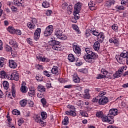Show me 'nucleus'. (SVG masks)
Instances as JSON below:
<instances>
[{"instance_id": "obj_1", "label": "nucleus", "mask_w": 128, "mask_h": 128, "mask_svg": "<svg viewBox=\"0 0 128 128\" xmlns=\"http://www.w3.org/2000/svg\"><path fill=\"white\" fill-rule=\"evenodd\" d=\"M86 54H85L84 56V59L86 62L92 64L94 62V60H96V58H98V54L93 52L90 48H86Z\"/></svg>"}, {"instance_id": "obj_2", "label": "nucleus", "mask_w": 128, "mask_h": 128, "mask_svg": "<svg viewBox=\"0 0 128 128\" xmlns=\"http://www.w3.org/2000/svg\"><path fill=\"white\" fill-rule=\"evenodd\" d=\"M80 8H82V4L80 2H78L74 5V14L75 20H78V18H80V16L77 14H80Z\"/></svg>"}, {"instance_id": "obj_3", "label": "nucleus", "mask_w": 128, "mask_h": 128, "mask_svg": "<svg viewBox=\"0 0 128 128\" xmlns=\"http://www.w3.org/2000/svg\"><path fill=\"white\" fill-rule=\"evenodd\" d=\"M50 46H52V50H60L61 48L60 44V42L55 40H52L49 42Z\"/></svg>"}, {"instance_id": "obj_4", "label": "nucleus", "mask_w": 128, "mask_h": 128, "mask_svg": "<svg viewBox=\"0 0 128 128\" xmlns=\"http://www.w3.org/2000/svg\"><path fill=\"white\" fill-rule=\"evenodd\" d=\"M55 34L56 36L58 38L64 40H66V36L62 34V30H60L59 29H56L55 32Z\"/></svg>"}, {"instance_id": "obj_5", "label": "nucleus", "mask_w": 128, "mask_h": 128, "mask_svg": "<svg viewBox=\"0 0 128 128\" xmlns=\"http://www.w3.org/2000/svg\"><path fill=\"white\" fill-rule=\"evenodd\" d=\"M54 32V28L52 25H49L47 26L44 32V36H50Z\"/></svg>"}, {"instance_id": "obj_6", "label": "nucleus", "mask_w": 128, "mask_h": 128, "mask_svg": "<svg viewBox=\"0 0 128 128\" xmlns=\"http://www.w3.org/2000/svg\"><path fill=\"white\" fill-rule=\"evenodd\" d=\"M114 116H110L108 114L107 115V116H104L102 118V122H108V124H112L114 122Z\"/></svg>"}, {"instance_id": "obj_7", "label": "nucleus", "mask_w": 128, "mask_h": 128, "mask_svg": "<svg viewBox=\"0 0 128 128\" xmlns=\"http://www.w3.org/2000/svg\"><path fill=\"white\" fill-rule=\"evenodd\" d=\"M36 19L34 18L32 19L31 22L28 23L27 26L30 30H34L36 28V24L37 22Z\"/></svg>"}, {"instance_id": "obj_8", "label": "nucleus", "mask_w": 128, "mask_h": 128, "mask_svg": "<svg viewBox=\"0 0 128 128\" xmlns=\"http://www.w3.org/2000/svg\"><path fill=\"white\" fill-rule=\"evenodd\" d=\"M42 32V29L40 28H38L34 33V40H38L40 36V33Z\"/></svg>"}, {"instance_id": "obj_9", "label": "nucleus", "mask_w": 128, "mask_h": 128, "mask_svg": "<svg viewBox=\"0 0 128 128\" xmlns=\"http://www.w3.org/2000/svg\"><path fill=\"white\" fill-rule=\"evenodd\" d=\"M106 102H108V97L103 96L98 100V104H100V106L106 104Z\"/></svg>"}, {"instance_id": "obj_10", "label": "nucleus", "mask_w": 128, "mask_h": 128, "mask_svg": "<svg viewBox=\"0 0 128 128\" xmlns=\"http://www.w3.org/2000/svg\"><path fill=\"white\" fill-rule=\"evenodd\" d=\"M9 66L11 68H16L18 67V63L14 60H10L8 61Z\"/></svg>"}, {"instance_id": "obj_11", "label": "nucleus", "mask_w": 128, "mask_h": 128, "mask_svg": "<svg viewBox=\"0 0 128 128\" xmlns=\"http://www.w3.org/2000/svg\"><path fill=\"white\" fill-rule=\"evenodd\" d=\"M97 36V40L99 42L102 43L104 42V32H100Z\"/></svg>"}, {"instance_id": "obj_12", "label": "nucleus", "mask_w": 128, "mask_h": 128, "mask_svg": "<svg viewBox=\"0 0 128 128\" xmlns=\"http://www.w3.org/2000/svg\"><path fill=\"white\" fill-rule=\"evenodd\" d=\"M118 110L117 109L113 108V109H110L109 110V113L108 114L110 116H118Z\"/></svg>"}, {"instance_id": "obj_13", "label": "nucleus", "mask_w": 128, "mask_h": 128, "mask_svg": "<svg viewBox=\"0 0 128 128\" xmlns=\"http://www.w3.org/2000/svg\"><path fill=\"white\" fill-rule=\"evenodd\" d=\"M73 50L75 54H80L82 52V50H80V48L76 45H74Z\"/></svg>"}, {"instance_id": "obj_14", "label": "nucleus", "mask_w": 128, "mask_h": 128, "mask_svg": "<svg viewBox=\"0 0 128 128\" xmlns=\"http://www.w3.org/2000/svg\"><path fill=\"white\" fill-rule=\"evenodd\" d=\"M51 72L53 74H56V76H58L60 72H58V68L56 66H53Z\"/></svg>"}, {"instance_id": "obj_15", "label": "nucleus", "mask_w": 128, "mask_h": 128, "mask_svg": "<svg viewBox=\"0 0 128 128\" xmlns=\"http://www.w3.org/2000/svg\"><path fill=\"white\" fill-rule=\"evenodd\" d=\"M22 0H14V3L16 6H24V4Z\"/></svg>"}, {"instance_id": "obj_16", "label": "nucleus", "mask_w": 128, "mask_h": 128, "mask_svg": "<svg viewBox=\"0 0 128 128\" xmlns=\"http://www.w3.org/2000/svg\"><path fill=\"white\" fill-rule=\"evenodd\" d=\"M116 58L119 64H124V58H122V56H120V55H116Z\"/></svg>"}, {"instance_id": "obj_17", "label": "nucleus", "mask_w": 128, "mask_h": 128, "mask_svg": "<svg viewBox=\"0 0 128 128\" xmlns=\"http://www.w3.org/2000/svg\"><path fill=\"white\" fill-rule=\"evenodd\" d=\"M94 49V50H96L98 52L100 48V42L99 41H96L94 44L93 46Z\"/></svg>"}, {"instance_id": "obj_18", "label": "nucleus", "mask_w": 128, "mask_h": 128, "mask_svg": "<svg viewBox=\"0 0 128 128\" xmlns=\"http://www.w3.org/2000/svg\"><path fill=\"white\" fill-rule=\"evenodd\" d=\"M109 42H110V44L113 42L114 44H115V46H118L119 42L118 39H116L115 38H112L109 40Z\"/></svg>"}, {"instance_id": "obj_19", "label": "nucleus", "mask_w": 128, "mask_h": 128, "mask_svg": "<svg viewBox=\"0 0 128 128\" xmlns=\"http://www.w3.org/2000/svg\"><path fill=\"white\" fill-rule=\"evenodd\" d=\"M114 2H115L114 0H110L106 2L105 6L107 8H110V6H112L114 4Z\"/></svg>"}, {"instance_id": "obj_20", "label": "nucleus", "mask_w": 128, "mask_h": 128, "mask_svg": "<svg viewBox=\"0 0 128 128\" xmlns=\"http://www.w3.org/2000/svg\"><path fill=\"white\" fill-rule=\"evenodd\" d=\"M83 96L84 98H87L88 100H89L90 98V93L88 92V89L84 90V94Z\"/></svg>"}, {"instance_id": "obj_21", "label": "nucleus", "mask_w": 128, "mask_h": 128, "mask_svg": "<svg viewBox=\"0 0 128 128\" xmlns=\"http://www.w3.org/2000/svg\"><path fill=\"white\" fill-rule=\"evenodd\" d=\"M120 56L124 59L126 58H126H128V52L126 50L123 51L120 54Z\"/></svg>"}, {"instance_id": "obj_22", "label": "nucleus", "mask_w": 128, "mask_h": 128, "mask_svg": "<svg viewBox=\"0 0 128 128\" xmlns=\"http://www.w3.org/2000/svg\"><path fill=\"white\" fill-rule=\"evenodd\" d=\"M90 32L91 34H92L94 36H98L100 34V32L96 30L94 28H91Z\"/></svg>"}, {"instance_id": "obj_23", "label": "nucleus", "mask_w": 128, "mask_h": 128, "mask_svg": "<svg viewBox=\"0 0 128 128\" xmlns=\"http://www.w3.org/2000/svg\"><path fill=\"white\" fill-rule=\"evenodd\" d=\"M9 44H11V46H12L13 48H18V43L12 40H10Z\"/></svg>"}, {"instance_id": "obj_24", "label": "nucleus", "mask_w": 128, "mask_h": 128, "mask_svg": "<svg viewBox=\"0 0 128 128\" xmlns=\"http://www.w3.org/2000/svg\"><path fill=\"white\" fill-rule=\"evenodd\" d=\"M122 72H120L119 70L116 72V73L113 74V78H120V76H122Z\"/></svg>"}, {"instance_id": "obj_25", "label": "nucleus", "mask_w": 128, "mask_h": 128, "mask_svg": "<svg viewBox=\"0 0 128 128\" xmlns=\"http://www.w3.org/2000/svg\"><path fill=\"white\" fill-rule=\"evenodd\" d=\"M73 80L74 82L78 83L80 82V78L76 74H74L73 76Z\"/></svg>"}, {"instance_id": "obj_26", "label": "nucleus", "mask_w": 128, "mask_h": 128, "mask_svg": "<svg viewBox=\"0 0 128 128\" xmlns=\"http://www.w3.org/2000/svg\"><path fill=\"white\" fill-rule=\"evenodd\" d=\"M12 78V80H20V75L18 74V73L16 72L15 74H13Z\"/></svg>"}, {"instance_id": "obj_27", "label": "nucleus", "mask_w": 128, "mask_h": 128, "mask_svg": "<svg viewBox=\"0 0 128 128\" xmlns=\"http://www.w3.org/2000/svg\"><path fill=\"white\" fill-rule=\"evenodd\" d=\"M66 114L72 116H76V113L72 110L66 111Z\"/></svg>"}, {"instance_id": "obj_28", "label": "nucleus", "mask_w": 128, "mask_h": 128, "mask_svg": "<svg viewBox=\"0 0 128 128\" xmlns=\"http://www.w3.org/2000/svg\"><path fill=\"white\" fill-rule=\"evenodd\" d=\"M7 30H8V32H10V34H14V32L16 30V29H14V28L12 26H9L7 28Z\"/></svg>"}, {"instance_id": "obj_29", "label": "nucleus", "mask_w": 128, "mask_h": 128, "mask_svg": "<svg viewBox=\"0 0 128 128\" xmlns=\"http://www.w3.org/2000/svg\"><path fill=\"white\" fill-rule=\"evenodd\" d=\"M38 89L39 92H46V88L44 86H42V84H40L38 86Z\"/></svg>"}, {"instance_id": "obj_30", "label": "nucleus", "mask_w": 128, "mask_h": 128, "mask_svg": "<svg viewBox=\"0 0 128 128\" xmlns=\"http://www.w3.org/2000/svg\"><path fill=\"white\" fill-rule=\"evenodd\" d=\"M68 60L69 62H74V56L72 54H70L68 56Z\"/></svg>"}, {"instance_id": "obj_31", "label": "nucleus", "mask_w": 128, "mask_h": 128, "mask_svg": "<svg viewBox=\"0 0 128 128\" xmlns=\"http://www.w3.org/2000/svg\"><path fill=\"white\" fill-rule=\"evenodd\" d=\"M62 124L64 126H67L68 124V116H65L63 121L62 122Z\"/></svg>"}, {"instance_id": "obj_32", "label": "nucleus", "mask_w": 128, "mask_h": 128, "mask_svg": "<svg viewBox=\"0 0 128 128\" xmlns=\"http://www.w3.org/2000/svg\"><path fill=\"white\" fill-rule=\"evenodd\" d=\"M28 94L30 96H31L32 98V96H36V90H34V89L30 90L28 92Z\"/></svg>"}, {"instance_id": "obj_33", "label": "nucleus", "mask_w": 128, "mask_h": 128, "mask_svg": "<svg viewBox=\"0 0 128 128\" xmlns=\"http://www.w3.org/2000/svg\"><path fill=\"white\" fill-rule=\"evenodd\" d=\"M28 102V101L24 99L21 100L20 102V105L21 106L24 107L25 106H26V103Z\"/></svg>"}, {"instance_id": "obj_34", "label": "nucleus", "mask_w": 128, "mask_h": 128, "mask_svg": "<svg viewBox=\"0 0 128 128\" xmlns=\"http://www.w3.org/2000/svg\"><path fill=\"white\" fill-rule=\"evenodd\" d=\"M96 116H97V118H104V112L102 111L97 112L96 114Z\"/></svg>"}, {"instance_id": "obj_35", "label": "nucleus", "mask_w": 128, "mask_h": 128, "mask_svg": "<svg viewBox=\"0 0 128 128\" xmlns=\"http://www.w3.org/2000/svg\"><path fill=\"white\" fill-rule=\"evenodd\" d=\"M6 72L2 70L0 72V77L1 78H6Z\"/></svg>"}, {"instance_id": "obj_36", "label": "nucleus", "mask_w": 128, "mask_h": 128, "mask_svg": "<svg viewBox=\"0 0 128 128\" xmlns=\"http://www.w3.org/2000/svg\"><path fill=\"white\" fill-rule=\"evenodd\" d=\"M43 8H50V2L48 1H44L42 4Z\"/></svg>"}, {"instance_id": "obj_37", "label": "nucleus", "mask_w": 128, "mask_h": 128, "mask_svg": "<svg viewBox=\"0 0 128 128\" xmlns=\"http://www.w3.org/2000/svg\"><path fill=\"white\" fill-rule=\"evenodd\" d=\"M3 86L4 87V88L5 90H8V82L7 81H4L3 82Z\"/></svg>"}, {"instance_id": "obj_38", "label": "nucleus", "mask_w": 128, "mask_h": 128, "mask_svg": "<svg viewBox=\"0 0 128 128\" xmlns=\"http://www.w3.org/2000/svg\"><path fill=\"white\" fill-rule=\"evenodd\" d=\"M78 72H82V74H88V69L86 68L79 69Z\"/></svg>"}, {"instance_id": "obj_39", "label": "nucleus", "mask_w": 128, "mask_h": 128, "mask_svg": "<svg viewBox=\"0 0 128 128\" xmlns=\"http://www.w3.org/2000/svg\"><path fill=\"white\" fill-rule=\"evenodd\" d=\"M12 114H15V116H20V112L18 110H14L12 111Z\"/></svg>"}, {"instance_id": "obj_40", "label": "nucleus", "mask_w": 128, "mask_h": 128, "mask_svg": "<svg viewBox=\"0 0 128 128\" xmlns=\"http://www.w3.org/2000/svg\"><path fill=\"white\" fill-rule=\"evenodd\" d=\"M20 90L22 92H28V88L26 86H22L20 88Z\"/></svg>"}, {"instance_id": "obj_41", "label": "nucleus", "mask_w": 128, "mask_h": 128, "mask_svg": "<svg viewBox=\"0 0 128 128\" xmlns=\"http://www.w3.org/2000/svg\"><path fill=\"white\" fill-rule=\"evenodd\" d=\"M106 78V76H104L101 74H98L97 75L96 78L97 80H102V78Z\"/></svg>"}, {"instance_id": "obj_42", "label": "nucleus", "mask_w": 128, "mask_h": 128, "mask_svg": "<svg viewBox=\"0 0 128 128\" xmlns=\"http://www.w3.org/2000/svg\"><path fill=\"white\" fill-rule=\"evenodd\" d=\"M128 68V66H122L120 68H119L118 70L120 71L122 74L124 70H126Z\"/></svg>"}, {"instance_id": "obj_43", "label": "nucleus", "mask_w": 128, "mask_h": 128, "mask_svg": "<svg viewBox=\"0 0 128 128\" xmlns=\"http://www.w3.org/2000/svg\"><path fill=\"white\" fill-rule=\"evenodd\" d=\"M4 64V58H0V68H2Z\"/></svg>"}, {"instance_id": "obj_44", "label": "nucleus", "mask_w": 128, "mask_h": 128, "mask_svg": "<svg viewBox=\"0 0 128 128\" xmlns=\"http://www.w3.org/2000/svg\"><path fill=\"white\" fill-rule=\"evenodd\" d=\"M41 116L42 120H46V112H42L41 113Z\"/></svg>"}, {"instance_id": "obj_45", "label": "nucleus", "mask_w": 128, "mask_h": 128, "mask_svg": "<svg viewBox=\"0 0 128 128\" xmlns=\"http://www.w3.org/2000/svg\"><path fill=\"white\" fill-rule=\"evenodd\" d=\"M90 30H86V32H85V36L86 38H88L90 36Z\"/></svg>"}, {"instance_id": "obj_46", "label": "nucleus", "mask_w": 128, "mask_h": 128, "mask_svg": "<svg viewBox=\"0 0 128 128\" xmlns=\"http://www.w3.org/2000/svg\"><path fill=\"white\" fill-rule=\"evenodd\" d=\"M12 96L14 98L16 96V90H14V86H12Z\"/></svg>"}, {"instance_id": "obj_47", "label": "nucleus", "mask_w": 128, "mask_h": 128, "mask_svg": "<svg viewBox=\"0 0 128 128\" xmlns=\"http://www.w3.org/2000/svg\"><path fill=\"white\" fill-rule=\"evenodd\" d=\"M72 28L74 30L78 32V34H80V30H78V27L76 24H73Z\"/></svg>"}, {"instance_id": "obj_48", "label": "nucleus", "mask_w": 128, "mask_h": 128, "mask_svg": "<svg viewBox=\"0 0 128 128\" xmlns=\"http://www.w3.org/2000/svg\"><path fill=\"white\" fill-rule=\"evenodd\" d=\"M43 74L44 76H48V78H50V74H50L49 72L46 70L44 71Z\"/></svg>"}, {"instance_id": "obj_49", "label": "nucleus", "mask_w": 128, "mask_h": 128, "mask_svg": "<svg viewBox=\"0 0 128 128\" xmlns=\"http://www.w3.org/2000/svg\"><path fill=\"white\" fill-rule=\"evenodd\" d=\"M41 102L43 106H44L46 104V98H42L41 99Z\"/></svg>"}, {"instance_id": "obj_50", "label": "nucleus", "mask_w": 128, "mask_h": 128, "mask_svg": "<svg viewBox=\"0 0 128 128\" xmlns=\"http://www.w3.org/2000/svg\"><path fill=\"white\" fill-rule=\"evenodd\" d=\"M37 96L39 98H42L44 96V94H42V92H40L37 94Z\"/></svg>"}, {"instance_id": "obj_51", "label": "nucleus", "mask_w": 128, "mask_h": 128, "mask_svg": "<svg viewBox=\"0 0 128 128\" xmlns=\"http://www.w3.org/2000/svg\"><path fill=\"white\" fill-rule=\"evenodd\" d=\"M6 78H8V80H12V74H6Z\"/></svg>"}, {"instance_id": "obj_52", "label": "nucleus", "mask_w": 128, "mask_h": 128, "mask_svg": "<svg viewBox=\"0 0 128 128\" xmlns=\"http://www.w3.org/2000/svg\"><path fill=\"white\" fill-rule=\"evenodd\" d=\"M116 8L117 10H124V7L123 6H116Z\"/></svg>"}, {"instance_id": "obj_53", "label": "nucleus", "mask_w": 128, "mask_h": 128, "mask_svg": "<svg viewBox=\"0 0 128 128\" xmlns=\"http://www.w3.org/2000/svg\"><path fill=\"white\" fill-rule=\"evenodd\" d=\"M5 48L6 52H10V50L11 52H12V48H10V46H6Z\"/></svg>"}, {"instance_id": "obj_54", "label": "nucleus", "mask_w": 128, "mask_h": 128, "mask_svg": "<svg viewBox=\"0 0 128 128\" xmlns=\"http://www.w3.org/2000/svg\"><path fill=\"white\" fill-rule=\"evenodd\" d=\"M14 34H18V36H20V34H22V32L20 30H15Z\"/></svg>"}, {"instance_id": "obj_55", "label": "nucleus", "mask_w": 128, "mask_h": 128, "mask_svg": "<svg viewBox=\"0 0 128 128\" xmlns=\"http://www.w3.org/2000/svg\"><path fill=\"white\" fill-rule=\"evenodd\" d=\"M80 113L82 116H86V118L87 116H88V114L87 112H80Z\"/></svg>"}, {"instance_id": "obj_56", "label": "nucleus", "mask_w": 128, "mask_h": 128, "mask_svg": "<svg viewBox=\"0 0 128 128\" xmlns=\"http://www.w3.org/2000/svg\"><path fill=\"white\" fill-rule=\"evenodd\" d=\"M102 73L104 74V76H106L108 72L106 71V69H102Z\"/></svg>"}, {"instance_id": "obj_57", "label": "nucleus", "mask_w": 128, "mask_h": 128, "mask_svg": "<svg viewBox=\"0 0 128 128\" xmlns=\"http://www.w3.org/2000/svg\"><path fill=\"white\" fill-rule=\"evenodd\" d=\"M118 25H116V24H114L112 26V29L114 30H118Z\"/></svg>"}, {"instance_id": "obj_58", "label": "nucleus", "mask_w": 128, "mask_h": 128, "mask_svg": "<svg viewBox=\"0 0 128 128\" xmlns=\"http://www.w3.org/2000/svg\"><path fill=\"white\" fill-rule=\"evenodd\" d=\"M126 4H128V0H122L121 1V4H122V6L126 5Z\"/></svg>"}, {"instance_id": "obj_59", "label": "nucleus", "mask_w": 128, "mask_h": 128, "mask_svg": "<svg viewBox=\"0 0 128 128\" xmlns=\"http://www.w3.org/2000/svg\"><path fill=\"white\" fill-rule=\"evenodd\" d=\"M46 88H52V82H48L46 83Z\"/></svg>"}, {"instance_id": "obj_60", "label": "nucleus", "mask_w": 128, "mask_h": 128, "mask_svg": "<svg viewBox=\"0 0 128 128\" xmlns=\"http://www.w3.org/2000/svg\"><path fill=\"white\" fill-rule=\"evenodd\" d=\"M68 4H66V2H64L62 4V8L63 10H66V7L68 6Z\"/></svg>"}, {"instance_id": "obj_61", "label": "nucleus", "mask_w": 128, "mask_h": 128, "mask_svg": "<svg viewBox=\"0 0 128 128\" xmlns=\"http://www.w3.org/2000/svg\"><path fill=\"white\" fill-rule=\"evenodd\" d=\"M24 124V120L22 119L18 121V125L20 126Z\"/></svg>"}, {"instance_id": "obj_62", "label": "nucleus", "mask_w": 128, "mask_h": 128, "mask_svg": "<svg viewBox=\"0 0 128 128\" xmlns=\"http://www.w3.org/2000/svg\"><path fill=\"white\" fill-rule=\"evenodd\" d=\"M28 104L29 106H30V108H32L34 106V102L30 101L28 102Z\"/></svg>"}, {"instance_id": "obj_63", "label": "nucleus", "mask_w": 128, "mask_h": 128, "mask_svg": "<svg viewBox=\"0 0 128 128\" xmlns=\"http://www.w3.org/2000/svg\"><path fill=\"white\" fill-rule=\"evenodd\" d=\"M36 68L38 70H42V66L40 65V64H37Z\"/></svg>"}, {"instance_id": "obj_64", "label": "nucleus", "mask_w": 128, "mask_h": 128, "mask_svg": "<svg viewBox=\"0 0 128 128\" xmlns=\"http://www.w3.org/2000/svg\"><path fill=\"white\" fill-rule=\"evenodd\" d=\"M11 10L12 12H16L18 10V8L16 7H14V6H12L11 7Z\"/></svg>"}]
</instances>
